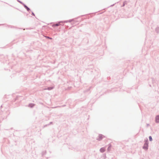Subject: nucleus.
Returning a JSON list of instances; mask_svg holds the SVG:
<instances>
[{
  "instance_id": "obj_1",
  "label": "nucleus",
  "mask_w": 159,
  "mask_h": 159,
  "mask_svg": "<svg viewBox=\"0 0 159 159\" xmlns=\"http://www.w3.org/2000/svg\"><path fill=\"white\" fill-rule=\"evenodd\" d=\"M148 144L147 143H145L144 144V145L143 147V148L145 149H147L148 148Z\"/></svg>"
},
{
  "instance_id": "obj_2",
  "label": "nucleus",
  "mask_w": 159,
  "mask_h": 159,
  "mask_svg": "<svg viewBox=\"0 0 159 159\" xmlns=\"http://www.w3.org/2000/svg\"><path fill=\"white\" fill-rule=\"evenodd\" d=\"M156 121L157 122H159V116H157L156 118Z\"/></svg>"
},
{
  "instance_id": "obj_3",
  "label": "nucleus",
  "mask_w": 159,
  "mask_h": 159,
  "mask_svg": "<svg viewBox=\"0 0 159 159\" xmlns=\"http://www.w3.org/2000/svg\"><path fill=\"white\" fill-rule=\"evenodd\" d=\"M105 149L104 148H101L100 150V151L101 152H104L105 151Z\"/></svg>"
},
{
  "instance_id": "obj_4",
  "label": "nucleus",
  "mask_w": 159,
  "mask_h": 159,
  "mask_svg": "<svg viewBox=\"0 0 159 159\" xmlns=\"http://www.w3.org/2000/svg\"><path fill=\"white\" fill-rule=\"evenodd\" d=\"M149 140L150 141H152V138L151 136H150L149 137Z\"/></svg>"
},
{
  "instance_id": "obj_5",
  "label": "nucleus",
  "mask_w": 159,
  "mask_h": 159,
  "mask_svg": "<svg viewBox=\"0 0 159 159\" xmlns=\"http://www.w3.org/2000/svg\"><path fill=\"white\" fill-rule=\"evenodd\" d=\"M25 7L27 9L28 11H29L30 10V9L28 8L27 6H25Z\"/></svg>"
},
{
  "instance_id": "obj_6",
  "label": "nucleus",
  "mask_w": 159,
  "mask_h": 159,
  "mask_svg": "<svg viewBox=\"0 0 159 159\" xmlns=\"http://www.w3.org/2000/svg\"><path fill=\"white\" fill-rule=\"evenodd\" d=\"M59 25V24H57L55 25H54L56 26H58Z\"/></svg>"
},
{
  "instance_id": "obj_7",
  "label": "nucleus",
  "mask_w": 159,
  "mask_h": 159,
  "mask_svg": "<svg viewBox=\"0 0 159 159\" xmlns=\"http://www.w3.org/2000/svg\"><path fill=\"white\" fill-rule=\"evenodd\" d=\"M46 38H47L49 39H52V38H51L48 37H46Z\"/></svg>"
},
{
  "instance_id": "obj_8",
  "label": "nucleus",
  "mask_w": 159,
  "mask_h": 159,
  "mask_svg": "<svg viewBox=\"0 0 159 159\" xmlns=\"http://www.w3.org/2000/svg\"><path fill=\"white\" fill-rule=\"evenodd\" d=\"M102 136H101V139H102Z\"/></svg>"
},
{
  "instance_id": "obj_9",
  "label": "nucleus",
  "mask_w": 159,
  "mask_h": 159,
  "mask_svg": "<svg viewBox=\"0 0 159 159\" xmlns=\"http://www.w3.org/2000/svg\"><path fill=\"white\" fill-rule=\"evenodd\" d=\"M32 14H33L34 16V14L33 13H32Z\"/></svg>"
}]
</instances>
